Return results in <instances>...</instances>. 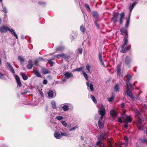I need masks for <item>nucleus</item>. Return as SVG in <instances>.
I'll return each instance as SVG.
<instances>
[{
	"mask_svg": "<svg viewBox=\"0 0 147 147\" xmlns=\"http://www.w3.org/2000/svg\"><path fill=\"white\" fill-rule=\"evenodd\" d=\"M7 31H10V29L7 26H3L0 27V32H6Z\"/></svg>",
	"mask_w": 147,
	"mask_h": 147,
	"instance_id": "5",
	"label": "nucleus"
},
{
	"mask_svg": "<svg viewBox=\"0 0 147 147\" xmlns=\"http://www.w3.org/2000/svg\"><path fill=\"white\" fill-rule=\"evenodd\" d=\"M6 66L8 68L9 70L11 71L13 74L15 73L14 70L13 68V67L11 65L10 63L8 62L6 63Z\"/></svg>",
	"mask_w": 147,
	"mask_h": 147,
	"instance_id": "10",
	"label": "nucleus"
},
{
	"mask_svg": "<svg viewBox=\"0 0 147 147\" xmlns=\"http://www.w3.org/2000/svg\"><path fill=\"white\" fill-rule=\"evenodd\" d=\"M92 15L94 18L95 19V20H98V15L97 12L94 11L93 12Z\"/></svg>",
	"mask_w": 147,
	"mask_h": 147,
	"instance_id": "17",
	"label": "nucleus"
},
{
	"mask_svg": "<svg viewBox=\"0 0 147 147\" xmlns=\"http://www.w3.org/2000/svg\"><path fill=\"white\" fill-rule=\"evenodd\" d=\"M61 136H67L68 134L66 133L61 132Z\"/></svg>",
	"mask_w": 147,
	"mask_h": 147,
	"instance_id": "49",
	"label": "nucleus"
},
{
	"mask_svg": "<svg viewBox=\"0 0 147 147\" xmlns=\"http://www.w3.org/2000/svg\"><path fill=\"white\" fill-rule=\"evenodd\" d=\"M98 21V20H95V21H94V23H95L96 26L98 28H99V25L97 23V22Z\"/></svg>",
	"mask_w": 147,
	"mask_h": 147,
	"instance_id": "55",
	"label": "nucleus"
},
{
	"mask_svg": "<svg viewBox=\"0 0 147 147\" xmlns=\"http://www.w3.org/2000/svg\"><path fill=\"white\" fill-rule=\"evenodd\" d=\"M90 67H91V66L88 65H87L86 66V68L87 70L88 71L87 72V73H90Z\"/></svg>",
	"mask_w": 147,
	"mask_h": 147,
	"instance_id": "35",
	"label": "nucleus"
},
{
	"mask_svg": "<svg viewBox=\"0 0 147 147\" xmlns=\"http://www.w3.org/2000/svg\"><path fill=\"white\" fill-rule=\"evenodd\" d=\"M55 56L58 59H59L60 57H62L64 59H68L69 58V56L63 53L58 54L56 55Z\"/></svg>",
	"mask_w": 147,
	"mask_h": 147,
	"instance_id": "12",
	"label": "nucleus"
},
{
	"mask_svg": "<svg viewBox=\"0 0 147 147\" xmlns=\"http://www.w3.org/2000/svg\"><path fill=\"white\" fill-rule=\"evenodd\" d=\"M99 59L100 61H102V54L101 53H99Z\"/></svg>",
	"mask_w": 147,
	"mask_h": 147,
	"instance_id": "48",
	"label": "nucleus"
},
{
	"mask_svg": "<svg viewBox=\"0 0 147 147\" xmlns=\"http://www.w3.org/2000/svg\"><path fill=\"white\" fill-rule=\"evenodd\" d=\"M78 126H76L75 127H74L71 128L69 130V131H73V130H75L76 129L78 128Z\"/></svg>",
	"mask_w": 147,
	"mask_h": 147,
	"instance_id": "45",
	"label": "nucleus"
},
{
	"mask_svg": "<svg viewBox=\"0 0 147 147\" xmlns=\"http://www.w3.org/2000/svg\"><path fill=\"white\" fill-rule=\"evenodd\" d=\"M62 108L64 111H68L69 109L72 110L73 109V105L69 103H65L63 104H62Z\"/></svg>",
	"mask_w": 147,
	"mask_h": 147,
	"instance_id": "2",
	"label": "nucleus"
},
{
	"mask_svg": "<svg viewBox=\"0 0 147 147\" xmlns=\"http://www.w3.org/2000/svg\"><path fill=\"white\" fill-rule=\"evenodd\" d=\"M142 142H146L147 143V139H144L142 140Z\"/></svg>",
	"mask_w": 147,
	"mask_h": 147,
	"instance_id": "64",
	"label": "nucleus"
},
{
	"mask_svg": "<svg viewBox=\"0 0 147 147\" xmlns=\"http://www.w3.org/2000/svg\"><path fill=\"white\" fill-rule=\"evenodd\" d=\"M64 49V48L63 47L61 46L57 47L56 49V51H61L63 50Z\"/></svg>",
	"mask_w": 147,
	"mask_h": 147,
	"instance_id": "36",
	"label": "nucleus"
},
{
	"mask_svg": "<svg viewBox=\"0 0 147 147\" xmlns=\"http://www.w3.org/2000/svg\"><path fill=\"white\" fill-rule=\"evenodd\" d=\"M34 75L39 78H42V75L39 73L38 71L37 70H35L34 71Z\"/></svg>",
	"mask_w": 147,
	"mask_h": 147,
	"instance_id": "23",
	"label": "nucleus"
},
{
	"mask_svg": "<svg viewBox=\"0 0 147 147\" xmlns=\"http://www.w3.org/2000/svg\"><path fill=\"white\" fill-rule=\"evenodd\" d=\"M123 41L124 42V44L123 45H125L128 42V40L127 39V36L125 37L123 39Z\"/></svg>",
	"mask_w": 147,
	"mask_h": 147,
	"instance_id": "30",
	"label": "nucleus"
},
{
	"mask_svg": "<svg viewBox=\"0 0 147 147\" xmlns=\"http://www.w3.org/2000/svg\"><path fill=\"white\" fill-rule=\"evenodd\" d=\"M125 45H123L121 47L122 50L121 51L123 53H126L129 50L128 47V46H125Z\"/></svg>",
	"mask_w": 147,
	"mask_h": 147,
	"instance_id": "15",
	"label": "nucleus"
},
{
	"mask_svg": "<svg viewBox=\"0 0 147 147\" xmlns=\"http://www.w3.org/2000/svg\"><path fill=\"white\" fill-rule=\"evenodd\" d=\"M80 30L83 33H84L85 32L86 29L84 26L82 25L80 27Z\"/></svg>",
	"mask_w": 147,
	"mask_h": 147,
	"instance_id": "27",
	"label": "nucleus"
},
{
	"mask_svg": "<svg viewBox=\"0 0 147 147\" xmlns=\"http://www.w3.org/2000/svg\"><path fill=\"white\" fill-rule=\"evenodd\" d=\"M117 77H118L120 79H121L122 78V76L121 72H117Z\"/></svg>",
	"mask_w": 147,
	"mask_h": 147,
	"instance_id": "43",
	"label": "nucleus"
},
{
	"mask_svg": "<svg viewBox=\"0 0 147 147\" xmlns=\"http://www.w3.org/2000/svg\"><path fill=\"white\" fill-rule=\"evenodd\" d=\"M63 119V117L61 116H58L56 117L55 119L60 121Z\"/></svg>",
	"mask_w": 147,
	"mask_h": 147,
	"instance_id": "44",
	"label": "nucleus"
},
{
	"mask_svg": "<svg viewBox=\"0 0 147 147\" xmlns=\"http://www.w3.org/2000/svg\"><path fill=\"white\" fill-rule=\"evenodd\" d=\"M124 140L125 141V143L124 144L126 146H127L128 144V138L126 136H125L124 137Z\"/></svg>",
	"mask_w": 147,
	"mask_h": 147,
	"instance_id": "29",
	"label": "nucleus"
},
{
	"mask_svg": "<svg viewBox=\"0 0 147 147\" xmlns=\"http://www.w3.org/2000/svg\"><path fill=\"white\" fill-rule=\"evenodd\" d=\"M42 70L43 74H45L50 73V71L48 69L45 68L43 67L42 68Z\"/></svg>",
	"mask_w": 147,
	"mask_h": 147,
	"instance_id": "18",
	"label": "nucleus"
},
{
	"mask_svg": "<svg viewBox=\"0 0 147 147\" xmlns=\"http://www.w3.org/2000/svg\"><path fill=\"white\" fill-rule=\"evenodd\" d=\"M138 127L139 129L141 130H143V126L142 124H138Z\"/></svg>",
	"mask_w": 147,
	"mask_h": 147,
	"instance_id": "37",
	"label": "nucleus"
},
{
	"mask_svg": "<svg viewBox=\"0 0 147 147\" xmlns=\"http://www.w3.org/2000/svg\"><path fill=\"white\" fill-rule=\"evenodd\" d=\"M127 28L125 27H123L121 29V32L122 33H125L127 35Z\"/></svg>",
	"mask_w": 147,
	"mask_h": 147,
	"instance_id": "21",
	"label": "nucleus"
},
{
	"mask_svg": "<svg viewBox=\"0 0 147 147\" xmlns=\"http://www.w3.org/2000/svg\"><path fill=\"white\" fill-rule=\"evenodd\" d=\"M32 61L31 59H30L28 61V63L27 65V68L28 69H31L32 68Z\"/></svg>",
	"mask_w": 147,
	"mask_h": 147,
	"instance_id": "16",
	"label": "nucleus"
},
{
	"mask_svg": "<svg viewBox=\"0 0 147 147\" xmlns=\"http://www.w3.org/2000/svg\"><path fill=\"white\" fill-rule=\"evenodd\" d=\"M3 12L5 13H7V11L6 7H4L3 6Z\"/></svg>",
	"mask_w": 147,
	"mask_h": 147,
	"instance_id": "56",
	"label": "nucleus"
},
{
	"mask_svg": "<svg viewBox=\"0 0 147 147\" xmlns=\"http://www.w3.org/2000/svg\"><path fill=\"white\" fill-rule=\"evenodd\" d=\"M20 74L22 76V78L24 80H26L28 79V76L24 73L22 72H21L20 73Z\"/></svg>",
	"mask_w": 147,
	"mask_h": 147,
	"instance_id": "19",
	"label": "nucleus"
},
{
	"mask_svg": "<svg viewBox=\"0 0 147 147\" xmlns=\"http://www.w3.org/2000/svg\"><path fill=\"white\" fill-rule=\"evenodd\" d=\"M119 85L118 84H116L114 88L115 90L117 92L119 91Z\"/></svg>",
	"mask_w": 147,
	"mask_h": 147,
	"instance_id": "25",
	"label": "nucleus"
},
{
	"mask_svg": "<svg viewBox=\"0 0 147 147\" xmlns=\"http://www.w3.org/2000/svg\"><path fill=\"white\" fill-rule=\"evenodd\" d=\"M126 76H127V80L126 83L127 86V87L130 86L131 89L133 90V86L129 82L131 79V76L128 73L127 74Z\"/></svg>",
	"mask_w": 147,
	"mask_h": 147,
	"instance_id": "4",
	"label": "nucleus"
},
{
	"mask_svg": "<svg viewBox=\"0 0 147 147\" xmlns=\"http://www.w3.org/2000/svg\"><path fill=\"white\" fill-rule=\"evenodd\" d=\"M98 113L101 115V117L100 119H102L103 118L104 116L105 115V111L104 110H99Z\"/></svg>",
	"mask_w": 147,
	"mask_h": 147,
	"instance_id": "14",
	"label": "nucleus"
},
{
	"mask_svg": "<svg viewBox=\"0 0 147 147\" xmlns=\"http://www.w3.org/2000/svg\"><path fill=\"white\" fill-rule=\"evenodd\" d=\"M61 123L62 125L65 127H66L67 126V123L65 121H62Z\"/></svg>",
	"mask_w": 147,
	"mask_h": 147,
	"instance_id": "47",
	"label": "nucleus"
},
{
	"mask_svg": "<svg viewBox=\"0 0 147 147\" xmlns=\"http://www.w3.org/2000/svg\"><path fill=\"white\" fill-rule=\"evenodd\" d=\"M124 115L126 118L125 121L126 122L129 123L132 121V119L130 116H128L126 114H125Z\"/></svg>",
	"mask_w": 147,
	"mask_h": 147,
	"instance_id": "13",
	"label": "nucleus"
},
{
	"mask_svg": "<svg viewBox=\"0 0 147 147\" xmlns=\"http://www.w3.org/2000/svg\"><path fill=\"white\" fill-rule=\"evenodd\" d=\"M14 77L17 82V87H20L22 85V84L20 80L19 77L18 75H14Z\"/></svg>",
	"mask_w": 147,
	"mask_h": 147,
	"instance_id": "8",
	"label": "nucleus"
},
{
	"mask_svg": "<svg viewBox=\"0 0 147 147\" xmlns=\"http://www.w3.org/2000/svg\"><path fill=\"white\" fill-rule=\"evenodd\" d=\"M134 8V7H132V6H129V8L130 11V14L129 15H130V14L131 13V11L133 10V9Z\"/></svg>",
	"mask_w": 147,
	"mask_h": 147,
	"instance_id": "54",
	"label": "nucleus"
},
{
	"mask_svg": "<svg viewBox=\"0 0 147 147\" xmlns=\"http://www.w3.org/2000/svg\"><path fill=\"white\" fill-rule=\"evenodd\" d=\"M48 96L49 98H52L56 96V93L52 90H50L48 92Z\"/></svg>",
	"mask_w": 147,
	"mask_h": 147,
	"instance_id": "11",
	"label": "nucleus"
},
{
	"mask_svg": "<svg viewBox=\"0 0 147 147\" xmlns=\"http://www.w3.org/2000/svg\"><path fill=\"white\" fill-rule=\"evenodd\" d=\"M134 90V88H133V89L132 90L130 88V86L127 87V89L126 91V93L127 95L129 96L131 99L134 100V97L132 93L131 92V91H132Z\"/></svg>",
	"mask_w": 147,
	"mask_h": 147,
	"instance_id": "3",
	"label": "nucleus"
},
{
	"mask_svg": "<svg viewBox=\"0 0 147 147\" xmlns=\"http://www.w3.org/2000/svg\"><path fill=\"white\" fill-rule=\"evenodd\" d=\"M128 123L126 122L125 124L124 125V127L125 128H127L128 126Z\"/></svg>",
	"mask_w": 147,
	"mask_h": 147,
	"instance_id": "62",
	"label": "nucleus"
},
{
	"mask_svg": "<svg viewBox=\"0 0 147 147\" xmlns=\"http://www.w3.org/2000/svg\"><path fill=\"white\" fill-rule=\"evenodd\" d=\"M9 31L11 32L12 34H13L14 36L16 37L17 39H18V36L16 33L15 31L13 30L12 29H10V31Z\"/></svg>",
	"mask_w": 147,
	"mask_h": 147,
	"instance_id": "26",
	"label": "nucleus"
},
{
	"mask_svg": "<svg viewBox=\"0 0 147 147\" xmlns=\"http://www.w3.org/2000/svg\"><path fill=\"white\" fill-rule=\"evenodd\" d=\"M136 115L138 117V118L140 117L141 116L140 113L138 111L136 113Z\"/></svg>",
	"mask_w": 147,
	"mask_h": 147,
	"instance_id": "52",
	"label": "nucleus"
},
{
	"mask_svg": "<svg viewBox=\"0 0 147 147\" xmlns=\"http://www.w3.org/2000/svg\"><path fill=\"white\" fill-rule=\"evenodd\" d=\"M114 97V94H112L111 97L110 98H107L108 101L110 102H112L113 100Z\"/></svg>",
	"mask_w": 147,
	"mask_h": 147,
	"instance_id": "32",
	"label": "nucleus"
},
{
	"mask_svg": "<svg viewBox=\"0 0 147 147\" xmlns=\"http://www.w3.org/2000/svg\"><path fill=\"white\" fill-rule=\"evenodd\" d=\"M138 124L141 125L142 124V119L140 118H138Z\"/></svg>",
	"mask_w": 147,
	"mask_h": 147,
	"instance_id": "41",
	"label": "nucleus"
},
{
	"mask_svg": "<svg viewBox=\"0 0 147 147\" xmlns=\"http://www.w3.org/2000/svg\"><path fill=\"white\" fill-rule=\"evenodd\" d=\"M85 7L88 11H91L89 5L87 3H86L85 5Z\"/></svg>",
	"mask_w": 147,
	"mask_h": 147,
	"instance_id": "42",
	"label": "nucleus"
},
{
	"mask_svg": "<svg viewBox=\"0 0 147 147\" xmlns=\"http://www.w3.org/2000/svg\"><path fill=\"white\" fill-rule=\"evenodd\" d=\"M99 140L96 143V145L98 146H100L101 145L102 142L101 140Z\"/></svg>",
	"mask_w": 147,
	"mask_h": 147,
	"instance_id": "53",
	"label": "nucleus"
},
{
	"mask_svg": "<svg viewBox=\"0 0 147 147\" xmlns=\"http://www.w3.org/2000/svg\"><path fill=\"white\" fill-rule=\"evenodd\" d=\"M51 105H52V107L53 109H56L57 107H56V104L55 102L52 101L51 102Z\"/></svg>",
	"mask_w": 147,
	"mask_h": 147,
	"instance_id": "33",
	"label": "nucleus"
},
{
	"mask_svg": "<svg viewBox=\"0 0 147 147\" xmlns=\"http://www.w3.org/2000/svg\"><path fill=\"white\" fill-rule=\"evenodd\" d=\"M131 58L128 56H126L124 60V63L125 65L129 66L131 62Z\"/></svg>",
	"mask_w": 147,
	"mask_h": 147,
	"instance_id": "6",
	"label": "nucleus"
},
{
	"mask_svg": "<svg viewBox=\"0 0 147 147\" xmlns=\"http://www.w3.org/2000/svg\"><path fill=\"white\" fill-rule=\"evenodd\" d=\"M89 87L91 91H93L94 90V88L92 84H90Z\"/></svg>",
	"mask_w": 147,
	"mask_h": 147,
	"instance_id": "50",
	"label": "nucleus"
},
{
	"mask_svg": "<svg viewBox=\"0 0 147 147\" xmlns=\"http://www.w3.org/2000/svg\"><path fill=\"white\" fill-rule=\"evenodd\" d=\"M106 135L104 133H102L100 134V137L98 138V140H103L106 137Z\"/></svg>",
	"mask_w": 147,
	"mask_h": 147,
	"instance_id": "20",
	"label": "nucleus"
},
{
	"mask_svg": "<svg viewBox=\"0 0 147 147\" xmlns=\"http://www.w3.org/2000/svg\"><path fill=\"white\" fill-rule=\"evenodd\" d=\"M120 15L119 23L120 24H122L123 19L125 17V13L124 12L121 13L120 14L118 12L115 13H113V17L111 19V20L115 23L117 21Z\"/></svg>",
	"mask_w": 147,
	"mask_h": 147,
	"instance_id": "1",
	"label": "nucleus"
},
{
	"mask_svg": "<svg viewBox=\"0 0 147 147\" xmlns=\"http://www.w3.org/2000/svg\"><path fill=\"white\" fill-rule=\"evenodd\" d=\"M64 76L65 78L67 79H68L70 78H73V75L72 73L69 71L65 72L64 74Z\"/></svg>",
	"mask_w": 147,
	"mask_h": 147,
	"instance_id": "7",
	"label": "nucleus"
},
{
	"mask_svg": "<svg viewBox=\"0 0 147 147\" xmlns=\"http://www.w3.org/2000/svg\"><path fill=\"white\" fill-rule=\"evenodd\" d=\"M101 107L102 109V110H105V107L104 105H103V104H101Z\"/></svg>",
	"mask_w": 147,
	"mask_h": 147,
	"instance_id": "63",
	"label": "nucleus"
},
{
	"mask_svg": "<svg viewBox=\"0 0 147 147\" xmlns=\"http://www.w3.org/2000/svg\"><path fill=\"white\" fill-rule=\"evenodd\" d=\"M117 72H121V68L120 67H117Z\"/></svg>",
	"mask_w": 147,
	"mask_h": 147,
	"instance_id": "60",
	"label": "nucleus"
},
{
	"mask_svg": "<svg viewBox=\"0 0 147 147\" xmlns=\"http://www.w3.org/2000/svg\"><path fill=\"white\" fill-rule=\"evenodd\" d=\"M118 121L121 123H122V121L121 118H118Z\"/></svg>",
	"mask_w": 147,
	"mask_h": 147,
	"instance_id": "61",
	"label": "nucleus"
},
{
	"mask_svg": "<svg viewBox=\"0 0 147 147\" xmlns=\"http://www.w3.org/2000/svg\"><path fill=\"white\" fill-rule=\"evenodd\" d=\"M47 83V81L46 80H44L43 82V84H46Z\"/></svg>",
	"mask_w": 147,
	"mask_h": 147,
	"instance_id": "58",
	"label": "nucleus"
},
{
	"mask_svg": "<svg viewBox=\"0 0 147 147\" xmlns=\"http://www.w3.org/2000/svg\"><path fill=\"white\" fill-rule=\"evenodd\" d=\"M102 119H99L98 122V125L99 128H102L104 127V124L101 121Z\"/></svg>",
	"mask_w": 147,
	"mask_h": 147,
	"instance_id": "22",
	"label": "nucleus"
},
{
	"mask_svg": "<svg viewBox=\"0 0 147 147\" xmlns=\"http://www.w3.org/2000/svg\"><path fill=\"white\" fill-rule=\"evenodd\" d=\"M130 17V15H129L128 16V18L127 19L125 25V27L126 28H127L128 27L129 24Z\"/></svg>",
	"mask_w": 147,
	"mask_h": 147,
	"instance_id": "28",
	"label": "nucleus"
},
{
	"mask_svg": "<svg viewBox=\"0 0 147 147\" xmlns=\"http://www.w3.org/2000/svg\"><path fill=\"white\" fill-rule=\"evenodd\" d=\"M83 68V67H81L80 68H78L76 69H74L73 70V71H81L82 70V69Z\"/></svg>",
	"mask_w": 147,
	"mask_h": 147,
	"instance_id": "38",
	"label": "nucleus"
},
{
	"mask_svg": "<svg viewBox=\"0 0 147 147\" xmlns=\"http://www.w3.org/2000/svg\"><path fill=\"white\" fill-rule=\"evenodd\" d=\"M38 3L39 4L42 6L45 5L46 4V3L44 2H38Z\"/></svg>",
	"mask_w": 147,
	"mask_h": 147,
	"instance_id": "51",
	"label": "nucleus"
},
{
	"mask_svg": "<svg viewBox=\"0 0 147 147\" xmlns=\"http://www.w3.org/2000/svg\"><path fill=\"white\" fill-rule=\"evenodd\" d=\"M110 115L113 117H115L117 115L116 112L113 110H111L110 111Z\"/></svg>",
	"mask_w": 147,
	"mask_h": 147,
	"instance_id": "24",
	"label": "nucleus"
},
{
	"mask_svg": "<svg viewBox=\"0 0 147 147\" xmlns=\"http://www.w3.org/2000/svg\"><path fill=\"white\" fill-rule=\"evenodd\" d=\"M48 62L51 66H53V62L51 60H48Z\"/></svg>",
	"mask_w": 147,
	"mask_h": 147,
	"instance_id": "46",
	"label": "nucleus"
},
{
	"mask_svg": "<svg viewBox=\"0 0 147 147\" xmlns=\"http://www.w3.org/2000/svg\"><path fill=\"white\" fill-rule=\"evenodd\" d=\"M0 79L1 80H6V77L4 76V74H2L0 72Z\"/></svg>",
	"mask_w": 147,
	"mask_h": 147,
	"instance_id": "31",
	"label": "nucleus"
},
{
	"mask_svg": "<svg viewBox=\"0 0 147 147\" xmlns=\"http://www.w3.org/2000/svg\"><path fill=\"white\" fill-rule=\"evenodd\" d=\"M18 59L21 62H24L25 61V59L20 56H19L18 57Z\"/></svg>",
	"mask_w": 147,
	"mask_h": 147,
	"instance_id": "34",
	"label": "nucleus"
},
{
	"mask_svg": "<svg viewBox=\"0 0 147 147\" xmlns=\"http://www.w3.org/2000/svg\"><path fill=\"white\" fill-rule=\"evenodd\" d=\"M78 51L80 54H81L82 53V49L79 48L78 49Z\"/></svg>",
	"mask_w": 147,
	"mask_h": 147,
	"instance_id": "57",
	"label": "nucleus"
},
{
	"mask_svg": "<svg viewBox=\"0 0 147 147\" xmlns=\"http://www.w3.org/2000/svg\"><path fill=\"white\" fill-rule=\"evenodd\" d=\"M54 136L56 139H59L61 138V136L59 132L57 131H55L54 134Z\"/></svg>",
	"mask_w": 147,
	"mask_h": 147,
	"instance_id": "9",
	"label": "nucleus"
},
{
	"mask_svg": "<svg viewBox=\"0 0 147 147\" xmlns=\"http://www.w3.org/2000/svg\"><path fill=\"white\" fill-rule=\"evenodd\" d=\"M90 98H92V100L95 103H97V101L95 98V97L92 95H90Z\"/></svg>",
	"mask_w": 147,
	"mask_h": 147,
	"instance_id": "40",
	"label": "nucleus"
},
{
	"mask_svg": "<svg viewBox=\"0 0 147 147\" xmlns=\"http://www.w3.org/2000/svg\"><path fill=\"white\" fill-rule=\"evenodd\" d=\"M136 4L137 2L135 1L133 3L131 6L134 7L136 5Z\"/></svg>",
	"mask_w": 147,
	"mask_h": 147,
	"instance_id": "59",
	"label": "nucleus"
},
{
	"mask_svg": "<svg viewBox=\"0 0 147 147\" xmlns=\"http://www.w3.org/2000/svg\"><path fill=\"white\" fill-rule=\"evenodd\" d=\"M83 74L84 75V76L85 78L86 79V80H88V76L87 75V74H86V73L84 72V71H82Z\"/></svg>",
	"mask_w": 147,
	"mask_h": 147,
	"instance_id": "39",
	"label": "nucleus"
}]
</instances>
